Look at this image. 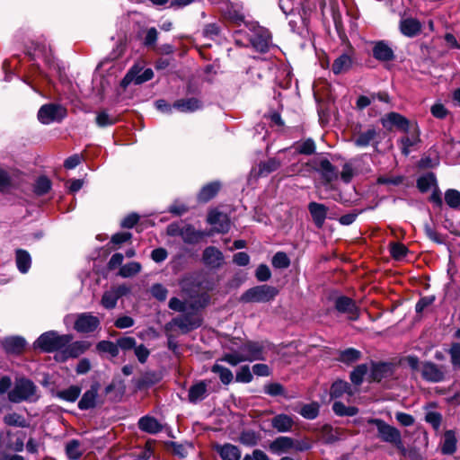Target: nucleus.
<instances>
[{
	"mask_svg": "<svg viewBox=\"0 0 460 460\" xmlns=\"http://www.w3.org/2000/svg\"><path fill=\"white\" fill-rule=\"evenodd\" d=\"M225 347L229 349L230 352L226 353L221 358V360L231 366H237L245 361L252 362L265 359V344L263 342L249 341L245 343H242L239 338H231L225 344Z\"/></svg>",
	"mask_w": 460,
	"mask_h": 460,
	"instance_id": "obj_1",
	"label": "nucleus"
},
{
	"mask_svg": "<svg viewBox=\"0 0 460 460\" xmlns=\"http://www.w3.org/2000/svg\"><path fill=\"white\" fill-rule=\"evenodd\" d=\"M247 32L243 34L245 41L242 38H235V43L240 46H246L251 43L252 46L260 52H267L271 46V36L270 31L259 26L257 22H252L246 25Z\"/></svg>",
	"mask_w": 460,
	"mask_h": 460,
	"instance_id": "obj_2",
	"label": "nucleus"
},
{
	"mask_svg": "<svg viewBox=\"0 0 460 460\" xmlns=\"http://www.w3.org/2000/svg\"><path fill=\"white\" fill-rule=\"evenodd\" d=\"M8 399L13 403L35 402L38 399L37 386L28 378H16L13 389L8 393Z\"/></svg>",
	"mask_w": 460,
	"mask_h": 460,
	"instance_id": "obj_3",
	"label": "nucleus"
},
{
	"mask_svg": "<svg viewBox=\"0 0 460 460\" xmlns=\"http://www.w3.org/2000/svg\"><path fill=\"white\" fill-rule=\"evenodd\" d=\"M72 339L70 334H59L58 332L49 331L42 333L35 341L33 346L44 352H54L65 348Z\"/></svg>",
	"mask_w": 460,
	"mask_h": 460,
	"instance_id": "obj_4",
	"label": "nucleus"
},
{
	"mask_svg": "<svg viewBox=\"0 0 460 460\" xmlns=\"http://www.w3.org/2000/svg\"><path fill=\"white\" fill-rule=\"evenodd\" d=\"M367 423L374 424L376 427L378 437L382 441L393 444L400 450H404L401 432L396 428L381 419H369Z\"/></svg>",
	"mask_w": 460,
	"mask_h": 460,
	"instance_id": "obj_5",
	"label": "nucleus"
},
{
	"mask_svg": "<svg viewBox=\"0 0 460 460\" xmlns=\"http://www.w3.org/2000/svg\"><path fill=\"white\" fill-rule=\"evenodd\" d=\"M278 289L269 285L256 286L246 290L240 297L243 303H267L278 295Z\"/></svg>",
	"mask_w": 460,
	"mask_h": 460,
	"instance_id": "obj_6",
	"label": "nucleus"
},
{
	"mask_svg": "<svg viewBox=\"0 0 460 460\" xmlns=\"http://www.w3.org/2000/svg\"><path fill=\"white\" fill-rule=\"evenodd\" d=\"M74 319V329L80 333L93 332L100 327V319L91 313H81L74 315H67L65 322Z\"/></svg>",
	"mask_w": 460,
	"mask_h": 460,
	"instance_id": "obj_7",
	"label": "nucleus"
},
{
	"mask_svg": "<svg viewBox=\"0 0 460 460\" xmlns=\"http://www.w3.org/2000/svg\"><path fill=\"white\" fill-rule=\"evenodd\" d=\"M270 448L273 453L280 455L289 450L305 451L310 448V445L305 441L295 440L289 437H279L271 442Z\"/></svg>",
	"mask_w": 460,
	"mask_h": 460,
	"instance_id": "obj_8",
	"label": "nucleus"
},
{
	"mask_svg": "<svg viewBox=\"0 0 460 460\" xmlns=\"http://www.w3.org/2000/svg\"><path fill=\"white\" fill-rule=\"evenodd\" d=\"M66 116V108L57 103L44 104L38 111V119L44 125L61 121Z\"/></svg>",
	"mask_w": 460,
	"mask_h": 460,
	"instance_id": "obj_9",
	"label": "nucleus"
},
{
	"mask_svg": "<svg viewBox=\"0 0 460 460\" xmlns=\"http://www.w3.org/2000/svg\"><path fill=\"white\" fill-rule=\"evenodd\" d=\"M154 76V72L151 68H146L142 71L138 66H133L122 79L121 84L126 87L129 84H141L145 82L151 80Z\"/></svg>",
	"mask_w": 460,
	"mask_h": 460,
	"instance_id": "obj_10",
	"label": "nucleus"
},
{
	"mask_svg": "<svg viewBox=\"0 0 460 460\" xmlns=\"http://www.w3.org/2000/svg\"><path fill=\"white\" fill-rule=\"evenodd\" d=\"M381 123L388 130L395 127L403 132H410L411 128L413 126L405 117L397 112L387 113L381 119Z\"/></svg>",
	"mask_w": 460,
	"mask_h": 460,
	"instance_id": "obj_11",
	"label": "nucleus"
},
{
	"mask_svg": "<svg viewBox=\"0 0 460 460\" xmlns=\"http://www.w3.org/2000/svg\"><path fill=\"white\" fill-rule=\"evenodd\" d=\"M336 310L341 314H347L349 320L355 321L359 317L358 308L355 302L345 296H340L334 303Z\"/></svg>",
	"mask_w": 460,
	"mask_h": 460,
	"instance_id": "obj_12",
	"label": "nucleus"
},
{
	"mask_svg": "<svg viewBox=\"0 0 460 460\" xmlns=\"http://www.w3.org/2000/svg\"><path fill=\"white\" fill-rule=\"evenodd\" d=\"M379 132L374 127H369L364 131L359 132L353 139V143L356 146L363 148L368 146H375L376 147L379 144L377 140Z\"/></svg>",
	"mask_w": 460,
	"mask_h": 460,
	"instance_id": "obj_13",
	"label": "nucleus"
},
{
	"mask_svg": "<svg viewBox=\"0 0 460 460\" xmlns=\"http://www.w3.org/2000/svg\"><path fill=\"white\" fill-rule=\"evenodd\" d=\"M208 223L217 233H226L230 228V220L226 214L212 209L208 216Z\"/></svg>",
	"mask_w": 460,
	"mask_h": 460,
	"instance_id": "obj_14",
	"label": "nucleus"
},
{
	"mask_svg": "<svg viewBox=\"0 0 460 460\" xmlns=\"http://www.w3.org/2000/svg\"><path fill=\"white\" fill-rule=\"evenodd\" d=\"M202 261L209 269H218L224 264L225 258L217 248L208 246L203 252Z\"/></svg>",
	"mask_w": 460,
	"mask_h": 460,
	"instance_id": "obj_15",
	"label": "nucleus"
},
{
	"mask_svg": "<svg viewBox=\"0 0 460 460\" xmlns=\"http://www.w3.org/2000/svg\"><path fill=\"white\" fill-rule=\"evenodd\" d=\"M100 385L93 383L90 388L84 393L78 402V408L81 411L93 409L96 406Z\"/></svg>",
	"mask_w": 460,
	"mask_h": 460,
	"instance_id": "obj_16",
	"label": "nucleus"
},
{
	"mask_svg": "<svg viewBox=\"0 0 460 460\" xmlns=\"http://www.w3.org/2000/svg\"><path fill=\"white\" fill-rule=\"evenodd\" d=\"M25 433L23 431H7L4 439V447L8 450L22 452L24 448Z\"/></svg>",
	"mask_w": 460,
	"mask_h": 460,
	"instance_id": "obj_17",
	"label": "nucleus"
},
{
	"mask_svg": "<svg viewBox=\"0 0 460 460\" xmlns=\"http://www.w3.org/2000/svg\"><path fill=\"white\" fill-rule=\"evenodd\" d=\"M420 370L426 381L438 383L444 379V371L433 362L422 363Z\"/></svg>",
	"mask_w": 460,
	"mask_h": 460,
	"instance_id": "obj_18",
	"label": "nucleus"
},
{
	"mask_svg": "<svg viewBox=\"0 0 460 460\" xmlns=\"http://www.w3.org/2000/svg\"><path fill=\"white\" fill-rule=\"evenodd\" d=\"M170 324L177 326L183 333L200 326V320L190 314L181 315L172 320Z\"/></svg>",
	"mask_w": 460,
	"mask_h": 460,
	"instance_id": "obj_19",
	"label": "nucleus"
},
{
	"mask_svg": "<svg viewBox=\"0 0 460 460\" xmlns=\"http://www.w3.org/2000/svg\"><path fill=\"white\" fill-rule=\"evenodd\" d=\"M399 29L402 35L413 38L420 32L421 23L417 19L405 18L400 21Z\"/></svg>",
	"mask_w": 460,
	"mask_h": 460,
	"instance_id": "obj_20",
	"label": "nucleus"
},
{
	"mask_svg": "<svg viewBox=\"0 0 460 460\" xmlns=\"http://www.w3.org/2000/svg\"><path fill=\"white\" fill-rule=\"evenodd\" d=\"M4 349L10 354H20L26 346V341L21 336H11L3 340Z\"/></svg>",
	"mask_w": 460,
	"mask_h": 460,
	"instance_id": "obj_21",
	"label": "nucleus"
},
{
	"mask_svg": "<svg viewBox=\"0 0 460 460\" xmlns=\"http://www.w3.org/2000/svg\"><path fill=\"white\" fill-rule=\"evenodd\" d=\"M172 107L180 112H194L202 108V102L194 97L180 99L173 102Z\"/></svg>",
	"mask_w": 460,
	"mask_h": 460,
	"instance_id": "obj_22",
	"label": "nucleus"
},
{
	"mask_svg": "<svg viewBox=\"0 0 460 460\" xmlns=\"http://www.w3.org/2000/svg\"><path fill=\"white\" fill-rule=\"evenodd\" d=\"M208 396V385L205 381H199L189 389L188 399L191 403H198Z\"/></svg>",
	"mask_w": 460,
	"mask_h": 460,
	"instance_id": "obj_23",
	"label": "nucleus"
},
{
	"mask_svg": "<svg viewBox=\"0 0 460 460\" xmlns=\"http://www.w3.org/2000/svg\"><path fill=\"white\" fill-rule=\"evenodd\" d=\"M373 56L379 61H391L394 58V50L384 40L376 42L373 48Z\"/></svg>",
	"mask_w": 460,
	"mask_h": 460,
	"instance_id": "obj_24",
	"label": "nucleus"
},
{
	"mask_svg": "<svg viewBox=\"0 0 460 460\" xmlns=\"http://www.w3.org/2000/svg\"><path fill=\"white\" fill-rule=\"evenodd\" d=\"M308 210L313 217L314 224L318 227H321L327 217V207L321 203L310 202L308 205Z\"/></svg>",
	"mask_w": 460,
	"mask_h": 460,
	"instance_id": "obj_25",
	"label": "nucleus"
},
{
	"mask_svg": "<svg viewBox=\"0 0 460 460\" xmlns=\"http://www.w3.org/2000/svg\"><path fill=\"white\" fill-rule=\"evenodd\" d=\"M407 133L409 136L402 137L400 141L402 146V153L404 155H408L411 152L410 148L420 141V131L416 124H413L410 132Z\"/></svg>",
	"mask_w": 460,
	"mask_h": 460,
	"instance_id": "obj_26",
	"label": "nucleus"
},
{
	"mask_svg": "<svg viewBox=\"0 0 460 460\" xmlns=\"http://www.w3.org/2000/svg\"><path fill=\"white\" fill-rule=\"evenodd\" d=\"M228 19L238 27L234 31L235 38H239V36H243L247 32L246 25L252 22L246 21L244 15L236 10L229 11Z\"/></svg>",
	"mask_w": 460,
	"mask_h": 460,
	"instance_id": "obj_27",
	"label": "nucleus"
},
{
	"mask_svg": "<svg viewBox=\"0 0 460 460\" xmlns=\"http://www.w3.org/2000/svg\"><path fill=\"white\" fill-rule=\"evenodd\" d=\"M317 171L325 183H330L338 177L337 170L328 159H323L320 161Z\"/></svg>",
	"mask_w": 460,
	"mask_h": 460,
	"instance_id": "obj_28",
	"label": "nucleus"
},
{
	"mask_svg": "<svg viewBox=\"0 0 460 460\" xmlns=\"http://www.w3.org/2000/svg\"><path fill=\"white\" fill-rule=\"evenodd\" d=\"M82 389L78 385H70L69 387L58 390L53 393V396L67 402H75L81 394Z\"/></svg>",
	"mask_w": 460,
	"mask_h": 460,
	"instance_id": "obj_29",
	"label": "nucleus"
},
{
	"mask_svg": "<svg viewBox=\"0 0 460 460\" xmlns=\"http://www.w3.org/2000/svg\"><path fill=\"white\" fill-rule=\"evenodd\" d=\"M91 346V343L85 341H78L68 343L65 347L64 354L66 358H77L84 354Z\"/></svg>",
	"mask_w": 460,
	"mask_h": 460,
	"instance_id": "obj_30",
	"label": "nucleus"
},
{
	"mask_svg": "<svg viewBox=\"0 0 460 460\" xmlns=\"http://www.w3.org/2000/svg\"><path fill=\"white\" fill-rule=\"evenodd\" d=\"M456 436L454 430H447L441 442V452L444 455H452L456 450Z\"/></svg>",
	"mask_w": 460,
	"mask_h": 460,
	"instance_id": "obj_31",
	"label": "nucleus"
},
{
	"mask_svg": "<svg viewBox=\"0 0 460 460\" xmlns=\"http://www.w3.org/2000/svg\"><path fill=\"white\" fill-rule=\"evenodd\" d=\"M138 427L142 431L156 434L162 430V425L156 419L150 416H144L138 420Z\"/></svg>",
	"mask_w": 460,
	"mask_h": 460,
	"instance_id": "obj_32",
	"label": "nucleus"
},
{
	"mask_svg": "<svg viewBox=\"0 0 460 460\" xmlns=\"http://www.w3.org/2000/svg\"><path fill=\"white\" fill-rule=\"evenodd\" d=\"M15 262L18 270L24 274L27 273L31 268V257L27 251L18 249L15 252Z\"/></svg>",
	"mask_w": 460,
	"mask_h": 460,
	"instance_id": "obj_33",
	"label": "nucleus"
},
{
	"mask_svg": "<svg viewBox=\"0 0 460 460\" xmlns=\"http://www.w3.org/2000/svg\"><path fill=\"white\" fill-rule=\"evenodd\" d=\"M391 372V366L386 363H371L369 377L373 381H380Z\"/></svg>",
	"mask_w": 460,
	"mask_h": 460,
	"instance_id": "obj_34",
	"label": "nucleus"
},
{
	"mask_svg": "<svg viewBox=\"0 0 460 460\" xmlns=\"http://www.w3.org/2000/svg\"><path fill=\"white\" fill-rule=\"evenodd\" d=\"M271 424L279 432H287L292 429L294 421L286 414H279L272 419Z\"/></svg>",
	"mask_w": 460,
	"mask_h": 460,
	"instance_id": "obj_35",
	"label": "nucleus"
},
{
	"mask_svg": "<svg viewBox=\"0 0 460 460\" xmlns=\"http://www.w3.org/2000/svg\"><path fill=\"white\" fill-rule=\"evenodd\" d=\"M220 189L219 182H210L205 185L198 194V199L199 202L206 203L213 199Z\"/></svg>",
	"mask_w": 460,
	"mask_h": 460,
	"instance_id": "obj_36",
	"label": "nucleus"
},
{
	"mask_svg": "<svg viewBox=\"0 0 460 460\" xmlns=\"http://www.w3.org/2000/svg\"><path fill=\"white\" fill-rule=\"evenodd\" d=\"M217 452L223 460H240L241 452L236 446L225 444L218 447Z\"/></svg>",
	"mask_w": 460,
	"mask_h": 460,
	"instance_id": "obj_37",
	"label": "nucleus"
},
{
	"mask_svg": "<svg viewBox=\"0 0 460 460\" xmlns=\"http://www.w3.org/2000/svg\"><path fill=\"white\" fill-rule=\"evenodd\" d=\"M352 66V59L347 54L338 57L332 66V70L335 75L347 72Z\"/></svg>",
	"mask_w": 460,
	"mask_h": 460,
	"instance_id": "obj_38",
	"label": "nucleus"
},
{
	"mask_svg": "<svg viewBox=\"0 0 460 460\" xmlns=\"http://www.w3.org/2000/svg\"><path fill=\"white\" fill-rule=\"evenodd\" d=\"M344 394L352 395L354 394L350 385L348 382L338 380L331 387L330 394L332 398H339Z\"/></svg>",
	"mask_w": 460,
	"mask_h": 460,
	"instance_id": "obj_39",
	"label": "nucleus"
},
{
	"mask_svg": "<svg viewBox=\"0 0 460 460\" xmlns=\"http://www.w3.org/2000/svg\"><path fill=\"white\" fill-rule=\"evenodd\" d=\"M205 235V233L200 231H196L195 228L191 226H187L182 227L180 231V236L182 240L187 243H193L198 242L200 238Z\"/></svg>",
	"mask_w": 460,
	"mask_h": 460,
	"instance_id": "obj_40",
	"label": "nucleus"
},
{
	"mask_svg": "<svg viewBox=\"0 0 460 460\" xmlns=\"http://www.w3.org/2000/svg\"><path fill=\"white\" fill-rule=\"evenodd\" d=\"M222 361L221 358L217 359L215 365L212 367L211 371L217 375H218L221 382L224 385H229L233 380V373L228 368L223 367L219 364Z\"/></svg>",
	"mask_w": 460,
	"mask_h": 460,
	"instance_id": "obj_41",
	"label": "nucleus"
},
{
	"mask_svg": "<svg viewBox=\"0 0 460 460\" xmlns=\"http://www.w3.org/2000/svg\"><path fill=\"white\" fill-rule=\"evenodd\" d=\"M3 420L8 426L20 428H26L29 426L27 420L22 415L16 412H10L5 414Z\"/></svg>",
	"mask_w": 460,
	"mask_h": 460,
	"instance_id": "obj_42",
	"label": "nucleus"
},
{
	"mask_svg": "<svg viewBox=\"0 0 460 460\" xmlns=\"http://www.w3.org/2000/svg\"><path fill=\"white\" fill-rule=\"evenodd\" d=\"M280 161L277 158H270L265 162L259 164V176H267L272 172H275L280 166Z\"/></svg>",
	"mask_w": 460,
	"mask_h": 460,
	"instance_id": "obj_43",
	"label": "nucleus"
},
{
	"mask_svg": "<svg viewBox=\"0 0 460 460\" xmlns=\"http://www.w3.org/2000/svg\"><path fill=\"white\" fill-rule=\"evenodd\" d=\"M141 270L142 266L139 262L131 261L120 267L119 275L122 278H130L139 273Z\"/></svg>",
	"mask_w": 460,
	"mask_h": 460,
	"instance_id": "obj_44",
	"label": "nucleus"
},
{
	"mask_svg": "<svg viewBox=\"0 0 460 460\" xmlns=\"http://www.w3.org/2000/svg\"><path fill=\"white\" fill-rule=\"evenodd\" d=\"M296 154H302L310 155L315 152V143L312 138H307L304 141L297 142L295 146Z\"/></svg>",
	"mask_w": 460,
	"mask_h": 460,
	"instance_id": "obj_45",
	"label": "nucleus"
},
{
	"mask_svg": "<svg viewBox=\"0 0 460 460\" xmlns=\"http://www.w3.org/2000/svg\"><path fill=\"white\" fill-rule=\"evenodd\" d=\"M369 367L367 364H360L357 366L350 373V380L355 385L362 384L364 377L368 373Z\"/></svg>",
	"mask_w": 460,
	"mask_h": 460,
	"instance_id": "obj_46",
	"label": "nucleus"
},
{
	"mask_svg": "<svg viewBox=\"0 0 460 460\" xmlns=\"http://www.w3.org/2000/svg\"><path fill=\"white\" fill-rule=\"evenodd\" d=\"M437 181L433 173L429 172L420 176L417 181V187L421 192L428 191L432 186H436Z\"/></svg>",
	"mask_w": 460,
	"mask_h": 460,
	"instance_id": "obj_47",
	"label": "nucleus"
},
{
	"mask_svg": "<svg viewBox=\"0 0 460 460\" xmlns=\"http://www.w3.org/2000/svg\"><path fill=\"white\" fill-rule=\"evenodd\" d=\"M66 453L69 459L77 460L83 455V451L80 448V443L76 439H72L67 442L66 446Z\"/></svg>",
	"mask_w": 460,
	"mask_h": 460,
	"instance_id": "obj_48",
	"label": "nucleus"
},
{
	"mask_svg": "<svg viewBox=\"0 0 460 460\" xmlns=\"http://www.w3.org/2000/svg\"><path fill=\"white\" fill-rule=\"evenodd\" d=\"M332 410L339 416H354L358 412V408L354 406L347 407L341 402H335L332 405Z\"/></svg>",
	"mask_w": 460,
	"mask_h": 460,
	"instance_id": "obj_49",
	"label": "nucleus"
},
{
	"mask_svg": "<svg viewBox=\"0 0 460 460\" xmlns=\"http://www.w3.org/2000/svg\"><path fill=\"white\" fill-rule=\"evenodd\" d=\"M360 356L361 353L359 350L349 348L340 353L339 360L346 364H350L358 360Z\"/></svg>",
	"mask_w": 460,
	"mask_h": 460,
	"instance_id": "obj_50",
	"label": "nucleus"
},
{
	"mask_svg": "<svg viewBox=\"0 0 460 460\" xmlns=\"http://www.w3.org/2000/svg\"><path fill=\"white\" fill-rule=\"evenodd\" d=\"M203 35L207 39L217 40L221 37V27L217 22H212L205 25L203 29Z\"/></svg>",
	"mask_w": 460,
	"mask_h": 460,
	"instance_id": "obj_51",
	"label": "nucleus"
},
{
	"mask_svg": "<svg viewBox=\"0 0 460 460\" xmlns=\"http://www.w3.org/2000/svg\"><path fill=\"white\" fill-rule=\"evenodd\" d=\"M158 38V31L155 27L143 31V44L147 48H154Z\"/></svg>",
	"mask_w": 460,
	"mask_h": 460,
	"instance_id": "obj_52",
	"label": "nucleus"
},
{
	"mask_svg": "<svg viewBox=\"0 0 460 460\" xmlns=\"http://www.w3.org/2000/svg\"><path fill=\"white\" fill-rule=\"evenodd\" d=\"M408 248L401 243H392L390 244V253L396 261L402 260L408 253Z\"/></svg>",
	"mask_w": 460,
	"mask_h": 460,
	"instance_id": "obj_53",
	"label": "nucleus"
},
{
	"mask_svg": "<svg viewBox=\"0 0 460 460\" xmlns=\"http://www.w3.org/2000/svg\"><path fill=\"white\" fill-rule=\"evenodd\" d=\"M118 300V295L111 288L103 293L101 304L106 309H113Z\"/></svg>",
	"mask_w": 460,
	"mask_h": 460,
	"instance_id": "obj_54",
	"label": "nucleus"
},
{
	"mask_svg": "<svg viewBox=\"0 0 460 460\" xmlns=\"http://www.w3.org/2000/svg\"><path fill=\"white\" fill-rule=\"evenodd\" d=\"M445 201L452 208L460 207V191L449 189L445 192Z\"/></svg>",
	"mask_w": 460,
	"mask_h": 460,
	"instance_id": "obj_55",
	"label": "nucleus"
},
{
	"mask_svg": "<svg viewBox=\"0 0 460 460\" xmlns=\"http://www.w3.org/2000/svg\"><path fill=\"white\" fill-rule=\"evenodd\" d=\"M97 349L102 352L109 353L111 357L119 355V348L117 343L110 341H102L97 344Z\"/></svg>",
	"mask_w": 460,
	"mask_h": 460,
	"instance_id": "obj_56",
	"label": "nucleus"
},
{
	"mask_svg": "<svg viewBox=\"0 0 460 460\" xmlns=\"http://www.w3.org/2000/svg\"><path fill=\"white\" fill-rule=\"evenodd\" d=\"M272 266L276 269H287L290 265V260L283 252H278L272 258Z\"/></svg>",
	"mask_w": 460,
	"mask_h": 460,
	"instance_id": "obj_57",
	"label": "nucleus"
},
{
	"mask_svg": "<svg viewBox=\"0 0 460 460\" xmlns=\"http://www.w3.org/2000/svg\"><path fill=\"white\" fill-rule=\"evenodd\" d=\"M299 413L307 420H314L318 416L319 406L315 402L305 404Z\"/></svg>",
	"mask_w": 460,
	"mask_h": 460,
	"instance_id": "obj_58",
	"label": "nucleus"
},
{
	"mask_svg": "<svg viewBox=\"0 0 460 460\" xmlns=\"http://www.w3.org/2000/svg\"><path fill=\"white\" fill-rule=\"evenodd\" d=\"M50 188H51L50 181L47 177L42 176L37 180V181L34 185V192L37 195L41 196V195H44L47 192H49Z\"/></svg>",
	"mask_w": 460,
	"mask_h": 460,
	"instance_id": "obj_59",
	"label": "nucleus"
},
{
	"mask_svg": "<svg viewBox=\"0 0 460 460\" xmlns=\"http://www.w3.org/2000/svg\"><path fill=\"white\" fill-rule=\"evenodd\" d=\"M235 379L239 383H250L252 380V373L249 366L241 367L236 372Z\"/></svg>",
	"mask_w": 460,
	"mask_h": 460,
	"instance_id": "obj_60",
	"label": "nucleus"
},
{
	"mask_svg": "<svg viewBox=\"0 0 460 460\" xmlns=\"http://www.w3.org/2000/svg\"><path fill=\"white\" fill-rule=\"evenodd\" d=\"M116 119L110 116L106 111H101L96 116V124L101 127H108L115 124Z\"/></svg>",
	"mask_w": 460,
	"mask_h": 460,
	"instance_id": "obj_61",
	"label": "nucleus"
},
{
	"mask_svg": "<svg viewBox=\"0 0 460 460\" xmlns=\"http://www.w3.org/2000/svg\"><path fill=\"white\" fill-rule=\"evenodd\" d=\"M13 186L10 174L0 167V192L7 191Z\"/></svg>",
	"mask_w": 460,
	"mask_h": 460,
	"instance_id": "obj_62",
	"label": "nucleus"
},
{
	"mask_svg": "<svg viewBox=\"0 0 460 460\" xmlns=\"http://www.w3.org/2000/svg\"><path fill=\"white\" fill-rule=\"evenodd\" d=\"M425 420L438 430L441 425L442 415L438 411H428L425 415Z\"/></svg>",
	"mask_w": 460,
	"mask_h": 460,
	"instance_id": "obj_63",
	"label": "nucleus"
},
{
	"mask_svg": "<svg viewBox=\"0 0 460 460\" xmlns=\"http://www.w3.org/2000/svg\"><path fill=\"white\" fill-rule=\"evenodd\" d=\"M449 354L453 367L455 368H460V342L452 344Z\"/></svg>",
	"mask_w": 460,
	"mask_h": 460,
	"instance_id": "obj_64",
	"label": "nucleus"
}]
</instances>
